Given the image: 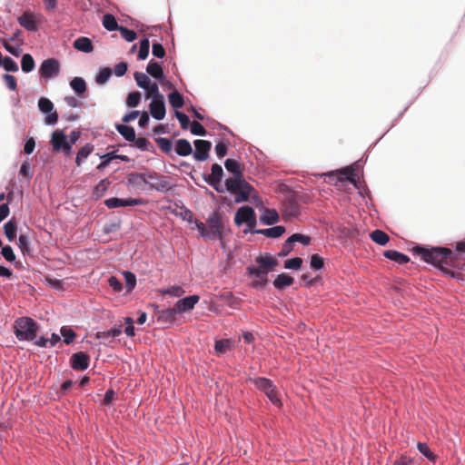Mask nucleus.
<instances>
[{
    "instance_id": "f257e3e1",
    "label": "nucleus",
    "mask_w": 465,
    "mask_h": 465,
    "mask_svg": "<svg viewBox=\"0 0 465 465\" xmlns=\"http://www.w3.org/2000/svg\"><path fill=\"white\" fill-rule=\"evenodd\" d=\"M228 172L233 174L225 180V189L235 194V203L248 202L251 194L255 192L253 186L243 177L240 163L234 159H227L224 163Z\"/></svg>"
},
{
    "instance_id": "f03ea898",
    "label": "nucleus",
    "mask_w": 465,
    "mask_h": 465,
    "mask_svg": "<svg viewBox=\"0 0 465 465\" xmlns=\"http://www.w3.org/2000/svg\"><path fill=\"white\" fill-rule=\"evenodd\" d=\"M412 252L420 258L427 263H430L440 268L445 274L454 275V272L450 269L444 267L453 266L454 262L457 259V255L452 251L446 247H425V246H414Z\"/></svg>"
},
{
    "instance_id": "7ed1b4c3",
    "label": "nucleus",
    "mask_w": 465,
    "mask_h": 465,
    "mask_svg": "<svg viewBox=\"0 0 465 465\" xmlns=\"http://www.w3.org/2000/svg\"><path fill=\"white\" fill-rule=\"evenodd\" d=\"M196 229L200 235L205 240L218 239L223 241L226 234V227L223 223L222 214L219 212H213L207 218L206 223L194 220Z\"/></svg>"
},
{
    "instance_id": "20e7f679",
    "label": "nucleus",
    "mask_w": 465,
    "mask_h": 465,
    "mask_svg": "<svg viewBox=\"0 0 465 465\" xmlns=\"http://www.w3.org/2000/svg\"><path fill=\"white\" fill-rule=\"evenodd\" d=\"M258 267H247V272L255 276L252 282V286L256 289H262L268 282L267 275L278 265V261L271 255L258 256L255 259Z\"/></svg>"
},
{
    "instance_id": "39448f33",
    "label": "nucleus",
    "mask_w": 465,
    "mask_h": 465,
    "mask_svg": "<svg viewBox=\"0 0 465 465\" xmlns=\"http://www.w3.org/2000/svg\"><path fill=\"white\" fill-rule=\"evenodd\" d=\"M38 329L37 322L29 317L17 318L14 322V332L19 341H34Z\"/></svg>"
},
{
    "instance_id": "423d86ee",
    "label": "nucleus",
    "mask_w": 465,
    "mask_h": 465,
    "mask_svg": "<svg viewBox=\"0 0 465 465\" xmlns=\"http://www.w3.org/2000/svg\"><path fill=\"white\" fill-rule=\"evenodd\" d=\"M249 381L261 391H262L271 402L276 406H282L278 391L272 381L265 377L250 378Z\"/></svg>"
},
{
    "instance_id": "0eeeda50",
    "label": "nucleus",
    "mask_w": 465,
    "mask_h": 465,
    "mask_svg": "<svg viewBox=\"0 0 465 465\" xmlns=\"http://www.w3.org/2000/svg\"><path fill=\"white\" fill-rule=\"evenodd\" d=\"M234 223L240 226L242 223H246L247 229L244 232L255 231L256 226V213L252 207L245 205L240 207L234 215Z\"/></svg>"
},
{
    "instance_id": "6e6552de",
    "label": "nucleus",
    "mask_w": 465,
    "mask_h": 465,
    "mask_svg": "<svg viewBox=\"0 0 465 465\" xmlns=\"http://www.w3.org/2000/svg\"><path fill=\"white\" fill-rule=\"evenodd\" d=\"M51 144L54 152H63L66 156H70L72 153L71 143L63 130L57 129L52 134Z\"/></svg>"
},
{
    "instance_id": "1a4fd4ad",
    "label": "nucleus",
    "mask_w": 465,
    "mask_h": 465,
    "mask_svg": "<svg viewBox=\"0 0 465 465\" xmlns=\"http://www.w3.org/2000/svg\"><path fill=\"white\" fill-rule=\"evenodd\" d=\"M145 178V184L151 190H155L158 192H167L168 190L171 189L168 178L162 174H159L155 172H148L146 173Z\"/></svg>"
},
{
    "instance_id": "9d476101",
    "label": "nucleus",
    "mask_w": 465,
    "mask_h": 465,
    "mask_svg": "<svg viewBox=\"0 0 465 465\" xmlns=\"http://www.w3.org/2000/svg\"><path fill=\"white\" fill-rule=\"evenodd\" d=\"M223 176V167L218 163L212 165V172L207 176H204V181L211 185L217 193H224L225 186L221 184Z\"/></svg>"
},
{
    "instance_id": "9b49d317",
    "label": "nucleus",
    "mask_w": 465,
    "mask_h": 465,
    "mask_svg": "<svg viewBox=\"0 0 465 465\" xmlns=\"http://www.w3.org/2000/svg\"><path fill=\"white\" fill-rule=\"evenodd\" d=\"M38 107L39 110L44 114H49L45 119V122L46 124L54 125L58 121V114L54 109V104L45 97H41L38 101Z\"/></svg>"
},
{
    "instance_id": "f8f14e48",
    "label": "nucleus",
    "mask_w": 465,
    "mask_h": 465,
    "mask_svg": "<svg viewBox=\"0 0 465 465\" xmlns=\"http://www.w3.org/2000/svg\"><path fill=\"white\" fill-rule=\"evenodd\" d=\"M60 71V64L58 60L54 58H49L41 64L39 74L41 77L45 79L54 77L59 74Z\"/></svg>"
},
{
    "instance_id": "ddd939ff",
    "label": "nucleus",
    "mask_w": 465,
    "mask_h": 465,
    "mask_svg": "<svg viewBox=\"0 0 465 465\" xmlns=\"http://www.w3.org/2000/svg\"><path fill=\"white\" fill-rule=\"evenodd\" d=\"M193 143L195 146L193 158L199 162L207 160L209 157V152L212 148V143L207 140H195Z\"/></svg>"
},
{
    "instance_id": "4468645a",
    "label": "nucleus",
    "mask_w": 465,
    "mask_h": 465,
    "mask_svg": "<svg viewBox=\"0 0 465 465\" xmlns=\"http://www.w3.org/2000/svg\"><path fill=\"white\" fill-rule=\"evenodd\" d=\"M150 114L156 120H162L165 116V104L163 95H158L149 104Z\"/></svg>"
},
{
    "instance_id": "2eb2a0df",
    "label": "nucleus",
    "mask_w": 465,
    "mask_h": 465,
    "mask_svg": "<svg viewBox=\"0 0 465 465\" xmlns=\"http://www.w3.org/2000/svg\"><path fill=\"white\" fill-rule=\"evenodd\" d=\"M71 367L75 371L86 370L89 366L90 357L83 351L74 353L71 356Z\"/></svg>"
},
{
    "instance_id": "dca6fc26",
    "label": "nucleus",
    "mask_w": 465,
    "mask_h": 465,
    "mask_svg": "<svg viewBox=\"0 0 465 465\" xmlns=\"http://www.w3.org/2000/svg\"><path fill=\"white\" fill-rule=\"evenodd\" d=\"M142 203L143 201L141 199H120L116 197L109 198L104 202L105 205L110 209L126 206H135L141 204Z\"/></svg>"
},
{
    "instance_id": "f3484780",
    "label": "nucleus",
    "mask_w": 465,
    "mask_h": 465,
    "mask_svg": "<svg viewBox=\"0 0 465 465\" xmlns=\"http://www.w3.org/2000/svg\"><path fill=\"white\" fill-rule=\"evenodd\" d=\"M200 297L198 295H191L185 298L180 299L174 304L177 312H185L192 311L195 304L199 302Z\"/></svg>"
},
{
    "instance_id": "a211bd4d",
    "label": "nucleus",
    "mask_w": 465,
    "mask_h": 465,
    "mask_svg": "<svg viewBox=\"0 0 465 465\" xmlns=\"http://www.w3.org/2000/svg\"><path fill=\"white\" fill-rule=\"evenodd\" d=\"M282 213L287 217H297L300 214V207L294 196H289L284 201Z\"/></svg>"
},
{
    "instance_id": "6ab92c4d",
    "label": "nucleus",
    "mask_w": 465,
    "mask_h": 465,
    "mask_svg": "<svg viewBox=\"0 0 465 465\" xmlns=\"http://www.w3.org/2000/svg\"><path fill=\"white\" fill-rule=\"evenodd\" d=\"M19 24L28 31L35 32L37 30L38 23L35 15L31 13H24L18 17Z\"/></svg>"
},
{
    "instance_id": "aec40b11",
    "label": "nucleus",
    "mask_w": 465,
    "mask_h": 465,
    "mask_svg": "<svg viewBox=\"0 0 465 465\" xmlns=\"http://www.w3.org/2000/svg\"><path fill=\"white\" fill-rule=\"evenodd\" d=\"M254 233L264 235L268 238H279L285 232V227L277 225L268 229H257Z\"/></svg>"
},
{
    "instance_id": "412c9836",
    "label": "nucleus",
    "mask_w": 465,
    "mask_h": 465,
    "mask_svg": "<svg viewBox=\"0 0 465 465\" xmlns=\"http://www.w3.org/2000/svg\"><path fill=\"white\" fill-rule=\"evenodd\" d=\"M260 220L263 224L272 225L280 221V216L275 209L265 208Z\"/></svg>"
},
{
    "instance_id": "4be33fe9",
    "label": "nucleus",
    "mask_w": 465,
    "mask_h": 465,
    "mask_svg": "<svg viewBox=\"0 0 465 465\" xmlns=\"http://www.w3.org/2000/svg\"><path fill=\"white\" fill-rule=\"evenodd\" d=\"M177 311L175 307L164 309L157 312V319L163 323H173L176 320Z\"/></svg>"
},
{
    "instance_id": "5701e85b",
    "label": "nucleus",
    "mask_w": 465,
    "mask_h": 465,
    "mask_svg": "<svg viewBox=\"0 0 465 465\" xmlns=\"http://www.w3.org/2000/svg\"><path fill=\"white\" fill-rule=\"evenodd\" d=\"M175 152L180 156H188L193 153V148L186 139H179L175 143Z\"/></svg>"
},
{
    "instance_id": "b1692460",
    "label": "nucleus",
    "mask_w": 465,
    "mask_h": 465,
    "mask_svg": "<svg viewBox=\"0 0 465 465\" xmlns=\"http://www.w3.org/2000/svg\"><path fill=\"white\" fill-rule=\"evenodd\" d=\"M294 282V279L287 273L279 274L273 282V286L277 290H283L286 287L291 286Z\"/></svg>"
},
{
    "instance_id": "393cba45",
    "label": "nucleus",
    "mask_w": 465,
    "mask_h": 465,
    "mask_svg": "<svg viewBox=\"0 0 465 465\" xmlns=\"http://www.w3.org/2000/svg\"><path fill=\"white\" fill-rule=\"evenodd\" d=\"M146 72L155 79L162 80L164 78V74L162 66L153 60H151L147 64Z\"/></svg>"
},
{
    "instance_id": "a878e982",
    "label": "nucleus",
    "mask_w": 465,
    "mask_h": 465,
    "mask_svg": "<svg viewBox=\"0 0 465 465\" xmlns=\"http://www.w3.org/2000/svg\"><path fill=\"white\" fill-rule=\"evenodd\" d=\"M74 47L84 53H90L94 50L92 41L87 37H79L74 42Z\"/></svg>"
},
{
    "instance_id": "bb28decb",
    "label": "nucleus",
    "mask_w": 465,
    "mask_h": 465,
    "mask_svg": "<svg viewBox=\"0 0 465 465\" xmlns=\"http://www.w3.org/2000/svg\"><path fill=\"white\" fill-rule=\"evenodd\" d=\"M383 255L395 262H398L399 264H404L407 263L410 261V258L405 255L404 253H401L400 252L394 251V250H388L385 251Z\"/></svg>"
},
{
    "instance_id": "cd10ccee",
    "label": "nucleus",
    "mask_w": 465,
    "mask_h": 465,
    "mask_svg": "<svg viewBox=\"0 0 465 465\" xmlns=\"http://www.w3.org/2000/svg\"><path fill=\"white\" fill-rule=\"evenodd\" d=\"M116 130L126 141L134 142L135 140V131L132 126L117 124Z\"/></svg>"
},
{
    "instance_id": "c85d7f7f",
    "label": "nucleus",
    "mask_w": 465,
    "mask_h": 465,
    "mask_svg": "<svg viewBox=\"0 0 465 465\" xmlns=\"http://www.w3.org/2000/svg\"><path fill=\"white\" fill-rule=\"evenodd\" d=\"M16 232H17V224L14 219L9 220L4 225L5 235L10 242L14 241L15 238L16 237Z\"/></svg>"
},
{
    "instance_id": "c756f323",
    "label": "nucleus",
    "mask_w": 465,
    "mask_h": 465,
    "mask_svg": "<svg viewBox=\"0 0 465 465\" xmlns=\"http://www.w3.org/2000/svg\"><path fill=\"white\" fill-rule=\"evenodd\" d=\"M370 237L374 242L382 246L386 245L390 240L389 235L381 230H374Z\"/></svg>"
},
{
    "instance_id": "7c9ffc66",
    "label": "nucleus",
    "mask_w": 465,
    "mask_h": 465,
    "mask_svg": "<svg viewBox=\"0 0 465 465\" xmlns=\"http://www.w3.org/2000/svg\"><path fill=\"white\" fill-rule=\"evenodd\" d=\"M168 100L170 104L175 109L182 108L184 104L183 96L178 91L170 93L168 94Z\"/></svg>"
},
{
    "instance_id": "2f4dec72",
    "label": "nucleus",
    "mask_w": 465,
    "mask_h": 465,
    "mask_svg": "<svg viewBox=\"0 0 465 465\" xmlns=\"http://www.w3.org/2000/svg\"><path fill=\"white\" fill-rule=\"evenodd\" d=\"M94 146L90 143L85 144L83 146L77 153L76 158H75V163L80 166L89 155L93 152Z\"/></svg>"
},
{
    "instance_id": "473e14b6",
    "label": "nucleus",
    "mask_w": 465,
    "mask_h": 465,
    "mask_svg": "<svg viewBox=\"0 0 465 465\" xmlns=\"http://www.w3.org/2000/svg\"><path fill=\"white\" fill-rule=\"evenodd\" d=\"M18 247L24 255H31L32 249L29 237L25 234H20L18 238Z\"/></svg>"
},
{
    "instance_id": "72a5a7b5",
    "label": "nucleus",
    "mask_w": 465,
    "mask_h": 465,
    "mask_svg": "<svg viewBox=\"0 0 465 465\" xmlns=\"http://www.w3.org/2000/svg\"><path fill=\"white\" fill-rule=\"evenodd\" d=\"M70 86L77 94H83L86 91V83L82 77H74L72 79Z\"/></svg>"
},
{
    "instance_id": "f704fd0d",
    "label": "nucleus",
    "mask_w": 465,
    "mask_h": 465,
    "mask_svg": "<svg viewBox=\"0 0 465 465\" xmlns=\"http://www.w3.org/2000/svg\"><path fill=\"white\" fill-rule=\"evenodd\" d=\"M103 25L109 31L119 30L120 26L115 17L111 14H106L103 17Z\"/></svg>"
},
{
    "instance_id": "c9c22d12",
    "label": "nucleus",
    "mask_w": 465,
    "mask_h": 465,
    "mask_svg": "<svg viewBox=\"0 0 465 465\" xmlns=\"http://www.w3.org/2000/svg\"><path fill=\"white\" fill-rule=\"evenodd\" d=\"M159 293L164 294V295H170L173 297H181L185 293V291L183 289L182 286L179 285H173L170 286L166 289H161L158 291Z\"/></svg>"
},
{
    "instance_id": "e433bc0d",
    "label": "nucleus",
    "mask_w": 465,
    "mask_h": 465,
    "mask_svg": "<svg viewBox=\"0 0 465 465\" xmlns=\"http://www.w3.org/2000/svg\"><path fill=\"white\" fill-rule=\"evenodd\" d=\"M35 66V60L30 54H25L21 60V68L25 73H29Z\"/></svg>"
},
{
    "instance_id": "4c0bfd02",
    "label": "nucleus",
    "mask_w": 465,
    "mask_h": 465,
    "mask_svg": "<svg viewBox=\"0 0 465 465\" xmlns=\"http://www.w3.org/2000/svg\"><path fill=\"white\" fill-rule=\"evenodd\" d=\"M146 173H132L128 174L127 180L128 183L136 186H142L143 184H145L146 180Z\"/></svg>"
},
{
    "instance_id": "58836bf2",
    "label": "nucleus",
    "mask_w": 465,
    "mask_h": 465,
    "mask_svg": "<svg viewBox=\"0 0 465 465\" xmlns=\"http://www.w3.org/2000/svg\"><path fill=\"white\" fill-rule=\"evenodd\" d=\"M121 333H122V329H121V326H119V327L112 328L108 331H98L95 336L99 340H105L108 338L118 337Z\"/></svg>"
},
{
    "instance_id": "ea45409f",
    "label": "nucleus",
    "mask_w": 465,
    "mask_h": 465,
    "mask_svg": "<svg viewBox=\"0 0 465 465\" xmlns=\"http://www.w3.org/2000/svg\"><path fill=\"white\" fill-rule=\"evenodd\" d=\"M134 77L137 85L143 89L149 87V84L152 83L147 74L142 72H135Z\"/></svg>"
},
{
    "instance_id": "a19ab883",
    "label": "nucleus",
    "mask_w": 465,
    "mask_h": 465,
    "mask_svg": "<svg viewBox=\"0 0 465 465\" xmlns=\"http://www.w3.org/2000/svg\"><path fill=\"white\" fill-rule=\"evenodd\" d=\"M60 332H61V335L64 337V342L65 344L72 343L76 337V333L69 326H63L60 330Z\"/></svg>"
},
{
    "instance_id": "79ce46f5",
    "label": "nucleus",
    "mask_w": 465,
    "mask_h": 465,
    "mask_svg": "<svg viewBox=\"0 0 465 465\" xmlns=\"http://www.w3.org/2000/svg\"><path fill=\"white\" fill-rule=\"evenodd\" d=\"M417 448L419 451L425 456L429 460L435 461L436 455L430 450L429 446L426 443L419 442L417 444Z\"/></svg>"
},
{
    "instance_id": "37998d69",
    "label": "nucleus",
    "mask_w": 465,
    "mask_h": 465,
    "mask_svg": "<svg viewBox=\"0 0 465 465\" xmlns=\"http://www.w3.org/2000/svg\"><path fill=\"white\" fill-rule=\"evenodd\" d=\"M150 49V42L147 38H144L140 43V48L138 53V59L144 60L148 57Z\"/></svg>"
},
{
    "instance_id": "c03bdc74",
    "label": "nucleus",
    "mask_w": 465,
    "mask_h": 465,
    "mask_svg": "<svg viewBox=\"0 0 465 465\" xmlns=\"http://www.w3.org/2000/svg\"><path fill=\"white\" fill-rule=\"evenodd\" d=\"M141 93L138 91L132 92L126 98V104L128 107H136L141 102Z\"/></svg>"
},
{
    "instance_id": "a18cd8bd",
    "label": "nucleus",
    "mask_w": 465,
    "mask_h": 465,
    "mask_svg": "<svg viewBox=\"0 0 465 465\" xmlns=\"http://www.w3.org/2000/svg\"><path fill=\"white\" fill-rule=\"evenodd\" d=\"M112 75V70L109 67H104L100 70L95 81L98 84H105Z\"/></svg>"
},
{
    "instance_id": "49530a36",
    "label": "nucleus",
    "mask_w": 465,
    "mask_h": 465,
    "mask_svg": "<svg viewBox=\"0 0 465 465\" xmlns=\"http://www.w3.org/2000/svg\"><path fill=\"white\" fill-rule=\"evenodd\" d=\"M124 280H125V288L127 292H130L133 291V289L135 287L136 284V277L135 275L131 272H124Z\"/></svg>"
},
{
    "instance_id": "de8ad7c7",
    "label": "nucleus",
    "mask_w": 465,
    "mask_h": 465,
    "mask_svg": "<svg viewBox=\"0 0 465 465\" xmlns=\"http://www.w3.org/2000/svg\"><path fill=\"white\" fill-rule=\"evenodd\" d=\"M1 66H3L6 72H17L18 71L17 64L9 56H6L4 58V61L1 64Z\"/></svg>"
},
{
    "instance_id": "09e8293b",
    "label": "nucleus",
    "mask_w": 465,
    "mask_h": 465,
    "mask_svg": "<svg viewBox=\"0 0 465 465\" xmlns=\"http://www.w3.org/2000/svg\"><path fill=\"white\" fill-rule=\"evenodd\" d=\"M156 143H157L159 148L163 153H170L172 151L173 143H172V141L169 140L168 138H163V137L157 138L156 139Z\"/></svg>"
},
{
    "instance_id": "8fccbe9b",
    "label": "nucleus",
    "mask_w": 465,
    "mask_h": 465,
    "mask_svg": "<svg viewBox=\"0 0 465 465\" xmlns=\"http://www.w3.org/2000/svg\"><path fill=\"white\" fill-rule=\"evenodd\" d=\"M302 265V259L300 257L292 258L284 262L285 269L299 270Z\"/></svg>"
},
{
    "instance_id": "3c124183",
    "label": "nucleus",
    "mask_w": 465,
    "mask_h": 465,
    "mask_svg": "<svg viewBox=\"0 0 465 465\" xmlns=\"http://www.w3.org/2000/svg\"><path fill=\"white\" fill-rule=\"evenodd\" d=\"M118 31H120L122 37L127 42H133L136 39L137 35L134 30L120 26Z\"/></svg>"
},
{
    "instance_id": "603ef678",
    "label": "nucleus",
    "mask_w": 465,
    "mask_h": 465,
    "mask_svg": "<svg viewBox=\"0 0 465 465\" xmlns=\"http://www.w3.org/2000/svg\"><path fill=\"white\" fill-rule=\"evenodd\" d=\"M310 265L314 270H321L324 266V260L319 254H312L311 257Z\"/></svg>"
},
{
    "instance_id": "864d4df0",
    "label": "nucleus",
    "mask_w": 465,
    "mask_h": 465,
    "mask_svg": "<svg viewBox=\"0 0 465 465\" xmlns=\"http://www.w3.org/2000/svg\"><path fill=\"white\" fill-rule=\"evenodd\" d=\"M289 242H292V243L301 242L303 245H308L311 242V238L303 234L294 233L289 237Z\"/></svg>"
},
{
    "instance_id": "5fc2aeb1",
    "label": "nucleus",
    "mask_w": 465,
    "mask_h": 465,
    "mask_svg": "<svg viewBox=\"0 0 465 465\" xmlns=\"http://www.w3.org/2000/svg\"><path fill=\"white\" fill-rule=\"evenodd\" d=\"M118 157L115 153H109L102 156V162L97 165L98 170H104L106 166L109 165L110 162L113 159Z\"/></svg>"
},
{
    "instance_id": "6e6d98bb",
    "label": "nucleus",
    "mask_w": 465,
    "mask_h": 465,
    "mask_svg": "<svg viewBox=\"0 0 465 465\" xmlns=\"http://www.w3.org/2000/svg\"><path fill=\"white\" fill-rule=\"evenodd\" d=\"M175 116L180 122L182 129L186 130L189 126H191L192 123H190L189 117L185 114L175 111Z\"/></svg>"
},
{
    "instance_id": "4d7b16f0",
    "label": "nucleus",
    "mask_w": 465,
    "mask_h": 465,
    "mask_svg": "<svg viewBox=\"0 0 465 465\" xmlns=\"http://www.w3.org/2000/svg\"><path fill=\"white\" fill-rule=\"evenodd\" d=\"M190 127H191V133L194 135L204 136L206 134L205 128L199 122H196V121L192 122Z\"/></svg>"
},
{
    "instance_id": "13d9d810",
    "label": "nucleus",
    "mask_w": 465,
    "mask_h": 465,
    "mask_svg": "<svg viewBox=\"0 0 465 465\" xmlns=\"http://www.w3.org/2000/svg\"><path fill=\"white\" fill-rule=\"evenodd\" d=\"M3 79H4L6 86L10 90L15 91L17 89V81L14 75L5 74L3 75Z\"/></svg>"
},
{
    "instance_id": "bf43d9fd",
    "label": "nucleus",
    "mask_w": 465,
    "mask_h": 465,
    "mask_svg": "<svg viewBox=\"0 0 465 465\" xmlns=\"http://www.w3.org/2000/svg\"><path fill=\"white\" fill-rule=\"evenodd\" d=\"M146 90V98H153L154 99L156 96L158 95H162L160 93H159V88H158V85L157 84L155 83H151L149 84V87L145 88Z\"/></svg>"
},
{
    "instance_id": "052dcab7",
    "label": "nucleus",
    "mask_w": 465,
    "mask_h": 465,
    "mask_svg": "<svg viewBox=\"0 0 465 465\" xmlns=\"http://www.w3.org/2000/svg\"><path fill=\"white\" fill-rule=\"evenodd\" d=\"M1 43L3 45V46L5 47V49L9 52L10 54H12L13 55L15 56H18L21 53V48L20 47H15V46H13L11 45H9V43L7 42L6 39L5 38H2L1 39Z\"/></svg>"
},
{
    "instance_id": "680f3d73",
    "label": "nucleus",
    "mask_w": 465,
    "mask_h": 465,
    "mask_svg": "<svg viewBox=\"0 0 465 465\" xmlns=\"http://www.w3.org/2000/svg\"><path fill=\"white\" fill-rule=\"evenodd\" d=\"M1 253L7 262H12L15 260V255L14 251L10 245L2 247Z\"/></svg>"
},
{
    "instance_id": "e2e57ef3",
    "label": "nucleus",
    "mask_w": 465,
    "mask_h": 465,
    "mask_svg": "<svg viewBox=\"0 0 465 465\" xmlns=\"http://www.w3.org/2000/svg\"><path fill=\"white\" fill-rule=\"evenodd\" d=\"M153 54L158 58H163L165 55V49L160 43H153L152 46Z\"/></svg>"
},
{
    "instance_id": "0e129e2a",
    "label": "nucleus",
    "mask_w": 465,
    "mask_h": 465,
    "mask_svg": "<svg viewBox=\"0 0 465 465\" xmlns=\"http://www.w3.org/2000/svg\"><path fill=\"white\" fill-rule=\"evenodd\" d=\"M110 182L107 179L101 180L94 187V193L98 196L102 195L108 188Z\"/></svg>"
},
{
    "instance_id": "69168bd1",
    "label": "nucleus",
    "mask_w": 465,
    "mask_h": 465,
    "mask_svg": "<svg viewBox=\"0 0 465 465\" xmlns=\"http://www.w3.org/2000/svg\"><path fill=\"white\" fill-rule=\"evenodd\" d=\"M108 283H109V286L115 292H120L123 289V285H122V282L115 277V276H111L109 279H108Z\"/></svg>"
},
{
    "instance_id": "338daca9",
    "label": "nucleus",
    "mask_w": 465,
    "mask_h": 465,
    "mask_svg": "<svg viewBox=\"0 0 465 465\" xmlns=\"http://www.w3.org/2000/svg\"><path fill=\"white\" fill-rule=\"evenodd\" d=\"M228 145L223 142H219L215 145V153L219 158H223L227 154Z\"/></svg>"
},
{
    "instance_id": "774afa93",
    "label": "nucleus",
    "mask_w": 465,
    "mask_h": 465,
    "mask_svg": "<svg viewBox=\"0 0 465 465\" xmlns=\"http://www.w3.org/2000/svg\"><path fill=\"white\" fill-rule=\"evenodd\" d=\"M293 249V243L289 242V238L282 244V250L279 252V256H287Z\"/></svg>"
}]
</instances>
